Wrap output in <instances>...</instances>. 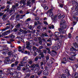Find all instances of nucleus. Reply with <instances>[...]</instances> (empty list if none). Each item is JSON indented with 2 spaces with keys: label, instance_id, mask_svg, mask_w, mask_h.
<instances>
[{
  "label": "nucleus",
  "instance_id": "58836bf2",
  "mask_svg": "<svg viewBox=\"0 0 78 78\" xmlns=\"http://www.w3.org/2000/svg\"><path fill=\"white\" fill-rule=\"evenodd\" d=\"M31 20V18H29L26 20L25 21V23H27L28 22H30Z\"/></svg>",
  "mask_w": 78,
  "mask_h": 78
},
{
  "label": "nucleus",
  "instance_id": "4be33fe9",
  "mask_svg": "<svg viewBox=\"0 0 78 78\" xmlns=\"http://www.w3.org/2000/svg\"><path fill=\"white\" fill-rule=\"evenodd\" d=\"M41 37H44V36H45V37H48V35L46 33H44L42 34H41Z\"/></svg>",
  "mask_w": 78,
  "mask_h": 78
},
{
  "label": "nucleus",
  "instance_id": "37998d69",
  "mask_svg": "<svg viewBox=\"0 0 78 78\" xmlns=\"http://www.w3.org/2000/svg\"><path fill=\"white\" fill-rule=\"evenodd\" d=\"M37 51L38 53L39 54H40L41 52H42V51L40 49H38L37 50Z\"/></svg>",
  "mask_w": 78,
  "mask_h": 78
},
{
  "label": "nucleus",
  "instance_id": "a878e982",
  "mask_svg": "<svg viewBox=\"0 0 78 78\" xmlns=\"http://www.w3.org/2000/svg\"><path fill=\"white\" fill-rule=\"evenodd\" d=\"M38 41H39V43L41 45H42V41L41 40V37H40L38 38Z\"/></svg>",
  "mask_w": 78,
  "mask_h": 78
},
{
  "label": "nucleus",
  "instance_id": "338daca9",
  "mask_svg": "<svg viewBox=\"0 0 78 78\" xmlns=\"http://www.w3.org/2000/svg\"><path fill=\"white\" fill-rule=\"evenodd\" d=\"M15 66L16 65H15V64L12 63V64L11 65V67L13 68V67H15Z\"/></svg>",
  "mask_w": 78,
  "mask_h": 78
},
{
  "label": "nucleus",
  "instance_id": "c9c22d12",
  "mask_svg": "<svg viewBox=\"0 0 78 78\" xmlns=\"http://www.w3.org/2000/svg\"><path fill=\"white\" fill-rule=\"evenodd\" d=\"M43 72V70H40V71H39L38 72L37 74L38 75H41L42 74V73Z\"/></svg>",
  "mask_w": 78,
  "mask_h": 78
},
{
  "label": "nucleus",
  "instance_id": "4d7b16f0",
  "mask_svg": "<svg viewBox=\"0 0 78 78\" xmlns=\"http://www.w3.org/2000/svg\"><path fill=\"white\" fill-rule=\"evenodd\" d=\"M15 10V9H12V7L11 9L10 10V11H9L10 13H11V12H12V11H14Z\"/></svg>",
  "mask_w": 78,
  "mask_h": 78
},
{
  "label": "nucleus",
  "instance_id": "f03ea898",
  "mask_svg": "<svg viewBox=\"0 0 78 78\" xmlns=\"http://www.w3.org/2000/svg\"><path fill=\"white\" fill-rule=\"evenodd\" d=\"M73 44L74 45L72 46V48L70 49V50L71 51H73L74 50L77 51L78 52V41L76 42H75Z\"/></svg>",
  "mask_w": 78,
  "mask_h": 78
},
{
  "label": "nucleus",
  "instance_id": "0e129e2a",
  "mask_svg": "<svg viewBox=\"0 0 78 78\" xmlns=\"http://www.w3.org/2000/svg\"><path fill=\"white\" fill-rule=\"evenodd\" d=\"M38 57L37 56L35 58L34 60L35 61H37V60H38Z\"/></svg>",
  "mask_w": 78,
  "mask_h": 78
},
{
  "label": "nucleus",
  "instance_id": "f704fd0d",
  "mask_svg": "<svg viewBox=\"0 0 78 78\" xmlns=\"http://www.w3.org/2000/svg\"><path fill=\"white\" fill-rule=\"evenodd\" d=\"M12 56L13 57H14L15 58L16 60H17L18 59V57H17V55H12Z\"/></svg>",
  "mask_w": 78,
  "mask_h": 78
},
{
  "label": "nucleus",
  "instance_id": "c03bdc74",
  "mask_svg": "<svg viewBox=\"0 0 78 78\" xmlns=\"http://www.w3.org/2000/svg\"><path fill=\"white\" fill-rule=\"evenodd\" d=\"M40 54L42 58H43L44 57V52H41Z\"/></svg>",
  "mask_w": 78,
  "mask_h": 78
},
{
  "label": "nucleus",
  "instance_id": "680f3d73",
  "mask_svg": "<svg viewBox=\"0 0 78 78\" xmlns=\"http://www.w3.org/2000/svg\"><path fill=\"white\" fill-rule=\"evenodd\" d=\"M45 8H44V10H47V9H48V7L46 5L45 6Z\"/></svg>",
  "mask_w": 78,
  "mask_h": 78
},
{
  "label": "nucleus",
  "instance_id": "39448f33",
  "mask_svg": "<svg viewBox=\"0 0 78 78\" xmlns=\"http://www.w3.org/2000/svg\"><path fill=\"white\" fill-rule=\"evenodd\" d=\"M14 27V26L12 24L11 25H10L6 27L5 28H4L2 29V31H5L6 30H8V29H9L10 30H12V28H13Z\"/></svg>",
  "mask_w": 78,
  "mask_h": 78
},
{
  "label": "nucleus",
  "instance_id": "052dcab7",
  "mask_svg": "<svg viewBox=\"0 0 78 78\" xmlns=\"http://www.w3.org/2000/svg\"><path fill=\"white\" fill-rule=\"evenodd\" d=\"M41 6H42V7H45V6H47V4H42L41 5Z\"/></svg>",
  "mask_w": 78,
  "mask_h": 78
},
{
  "label": "nucleus",
  "instance_id": "473e14b6",
  "mask_svg": "<svg viewBox=\"0 0 78 78\" xmlns=\"http://www.w3.org/2000/svg\"><path fill=\"white\" fill-rule=\"evenodd\" d=\"M14 19H15V15H13L11 16L10 20H14Z\"/></svg>",
  "mask_w": 78,
  "mask_h": 78
},
{
  "label": "nucleus",
  "instance_id": "9d476101",
  "mask_svg": "<svg viewBox=\"0 0 78 78\" xmlns=\"http://www.w3.org/2000/svg\"><path fill=\"white\" fill-rule=\"evenodd\" d=\"M26 44L27 45V46L25 48L28 49V50H30V43L29 42H28V41H27L26 42Z\"/></svg>",
  "mask_w": 78,
  "mask_h": 78
},
{
  "label": "nucleus",
  "instance_id": "603ef678",
  "mask_svg": "<svg viewBox=\"0 0 78 78\" xmlns=\"http://www.w3.org/2000/svg\"><path fill=\"white\" fill-rule=\"evenodd\" d=\"M7 54L9 56H11L12 55V53L11 51H9H9L7 52Z\"/></svg>",
  "mask_w": 78,
  "mask_h": 78
},
{
  "label": "nucleus",
  "instance_id": "cd10ccee",
  "mask_svg": "<svg viewBox=\"0 0 78 78\" xmlns=\"http://www.w3.org/2000/svg\"><path fill=\"white\" fill-rule=\"evenodd\" d=\"M9 36L10 39H13L15 38V36L13 35V34H10L9 35Z\"/></svg>",
  "mask_w": 78,
  "mask_h": 78
},
{
  "label": "nucleus",
  "instance_id": "7c9ffc66",
  "mask_svg": "<svg viewBox=\"0 0 78 78\" xmlns=\"http://www.w3.org/2000/svg\"><path fill=\"white\" fill-rule=\"evenodd\" d=\"M18 40H19L20 41H21L22 42H23L24 43H25V41H24L23 39H22V38L21 37H19L18 38Z\"/></svg>",
  "mask_w": 78,
  "mask_h": 78
},
{
  "label": "nucleus",
  "instance_id": "5fc2aeb1",
  "mask_svg": "<svg viewBox=\"0 0 78 78\" xmlns=\"http://www.w3.org/2000/svg\"><path fill=\"white\" fill-rule=\"evenodd\" d=\"M38 69L36 68L35 69H34V72L35 73H37L38 72Z\"/></svg>",
  "mask_w": 78,
  "mask_h": 78
},
{
  "label": "nucleus",
  "instance_id": "0eeeda50",
  "mask_svg": "<svg viewBox=\"0 0 78 78\" xmlns=\"http://www.w3.org/2000/svg\"><path fill=\"white\" fill-rule=\"evenodd\" d=\"M9 57H7L5 58V60L4 61V62L5 64H9Z\"/></svg>",
  "mask_w": 78,
  "mask_h": 78
},
{
  "label": "nucleus",
  "instance_id": "69168bd1",
  "mask_svg": "<svg viewBox=\"0 0 78 78\" xmlns=\"http://www.w3.org/2000/svg\"><path fill=\"white\" fill-rule=\"evenodd\" d=\"M25 14L24 15H21L20 16V19H22V18H23V17H25Z\"/></svg>",
  "mask_w": 78,
  "mask_h": 78
},
{
  "label": "nucleus",
  "instance_id": "de8ad7c7",
  "mask_svg": "<svg viewBox=\"0 0 78 78\" xmlns=\"http://www.w3.org/2000/svg\"><path fill=\"white\" fill-rule=\"evenodd\" d=\"M47 66L51 68V67H52V66H53L52 65V64H50L49 63H47Z\"/></svg>",
  "mask_w": 78,
  "mask_h": 78
},
{
  "label": "nucleus",
  "instance_id": "a19ab883",
  "mask_svg": "<svg viewBox=\"0 0 78 78\" xmlns=\"http://www.w3.org/2000/svg\"><path fill=\"white\" fill-rule=\"evenodd\" d=\"M30 51L31 53H35V51H34L33 49H30Z\"/></svg>",
  "mask_w": 78,
  "mask_h": 78
},
{
  "label": "nucleus",
  "instance_id": "bb28decb",
  "mask_svg": "<svg viewBox=\"0 0 78 78\" xmlns=\"http://www.w3.org/2000/svg\"><path fill=\"white\" fill-rule=\"evenodd\" d=\"M66 61H67V60L66 59V58L64 57L63 58V61L62 62V63L63 64H66Z\"/></svg>",
  "mask_w": 78,
  "mask_h": 78
},
{
  "label": "nucleus",
  "instance_id": "6e6d98bb",
  "mask_svg": "<svg viewBox=\"0 0 78 78\" xmlns=\"http://www.w3.org/2000/svg\"><path fill=\"white\" fill-rule=\"evenodd\" d=\"M20 17V15H16V16L15 17V18H16L15 19V20H17V19H18V18H19Z\"/></svg>",
  "mask_w": 78,
  "mask_h": 78
},
{
  "label": "nucleus",
  "instance_id": "7ed1b4c3",
  "mask_svg": "<svg viewBox=\"0 0 78 78\" xmlns=\"http://www.w3.org/2000/svg\"><path fill=\"white\" fill-rule=\"evenodd\" d=\"M23 47H22V49L20 50H18L19 51L21 52V53H23L24 54H28V55H30V51H24V49L25 48V45L24 44Z\"/></svg>",
  "mask_w": 78,
  "mask_h": 78
},
{
  "label": "nucleus",
  "instance_id": "20e7f679",
  "mask_svg": "<svg viewBox=\"0 0 78 78\" xmlns=\"http://www.w3.org/2000/svg\"><path fill=\"white\" fill-rule=\"evenodd\" d=\"M58 46H54L52 48V49L54 50L55 51H56L58 50V48H60V47H61V44L58 43L57 44Z\"/></svg>",
  "mask_w": 78,
  "mask_h": 78
},
{
  "label": "nucleus",
  "instance_id": "13d9d810",
  "mask_svg": "<svg viewBox=\"0 0 78 78\" xmlns=\"http://www.w3.org/2000/svg\"><path fill=\"white\" fill-rule=\"evenodd\" d=\"M20 67H21L20 66H17V70H20L21 69Z\"/></svg>",
  "mask_w": 78,
  "mask_h": 78
},
{
  "label": "nucleus",
  "instance_id": "8fccbe9b",
  "mask_svg": "<svg viewBox=\"0 0 78 78\" xmlns=\"http://www.w3.org/2000/svg\"><path fill=\"white\" fill-rule=\"evenodd\" d=\"M29 29H30V30H31L32 31L33 30V27H32L31 25L29 27Z\"/></svg>",
  "mask_w": 78,
  "mask_h": 78
},
{
  "label": "nucleus",
  "instance_id": "e433bc0d",
  "mask_svg": "<svg viewBox=\"0 0 78 78\" xmlns=\"http://www.w3.org/2000/svg\"><path fill=\"white\" fill-rule=\"evenodd\" d=\"M21 63L19 65V66H20V67H23V61H22L20 62Z\"/></svg>",
  "mask_w": 78,
  "mask_h": 78
},
{
  "label": "nucleus",
  "instance_id": "3c124183",
  "mask_svg": "<svg viewBox=\"0 0 78 78\" xmlns=\"http://www.w3.org/2000/svg\"><path fill=\"white\" fill-rule=\"evenodd\" d=\"M12 31H13V32L14 33H16V32L17 31V29L16 28H15L12 30Z\"/></svg>",
  "mask_w": 78,
  "mask_h": 78
},
{
  "label": "nucleus",
  "instance_id": "6ab92c4d",
  "mask_svg": "<svg viewBox=\"0 0 78 78\" xmlns=\"http://www.w3.org/2000/svg\"><path fill=\"white\" fill-rule=\"evenodd\" d=\"M43 74L44 75L47 76L48 75V71L47 70H44L43 71Z\"/></svg>",
  "mask_w": 78,
  "mask_h": 78
},
{
  "label": "nucleus",
  "instance_id": "a211bd4d",
  "mask_svg": "<svg viewBox=\"0 0 78 78\" xmlns=\"http://www.w3.org/2000/svg\"><path fill=\"white\" fill-rule=\"evenodd\" d=\"M75 59V57L73 56H71L69 57V61H74Z\"/></svg>",
  "mask_w": 78,
  "mask_h": 78
},
{
  "label": "nucleus",
  "instance_id": "ea45409f",
  "mask_svg": "<svg viewBox=\"0 0 78 78\" xmlns=\"http://www.w3.org/2000/svg\"><path fill=\"white\" fill-rule=\"evenodd\" d=\"M13 74V73H11V72L10 73H6V75H9V76H11V75L12 76Z\"/></svg>",
  "mask_w": 78,
  "mask_h": 78
},
{
  "label": "nucleus",
  "instance_id": "2f4dec72",
  "mask_svg": "<svg viewBox=\"0 0 78 78\" xmlns=\"http://www.w3.org/2000/svg\"><path fill=\"white\" fill-rule=\"evenodd\" d=\"M30 68H34V69H36V64H34L31 65L30 66Z\"/></svg>",
  "mask_w": 78,
  "mask_h": 78
},
{
  "label": "nucleus",
  "instance_id": "f3484780",
  "mask_svg": "<svg viewBox=\"0 0 78 78\" xmlns=\"http://www.w3.org/2000/svg\"><path fill=\"white\" fill-rule=\"evenodd\" d=\"M18 3H16L15 5H12V9H15V8H16V7H18Z\"/></svg>",
  "mask_w": 78,
  "mask_h": 78
},
{
  "label": "nucleus",
  "instance_id": "4c0bfd02",
  "mask_svg": "<svg viewBox=\"0 0 78 78\" xmlns=\"http://www.w3.org/2000/svg\"><path fill=\"white\" fill-rule=\"evenodd\" d=\"M59 31L60 32V33H62V34H64L66 32V31L65 30H61L60 31Z\"/></svg>",
  "mask_w": 78,
  "mask_h": 78
},
{
  "label": "nucleus",
  "instance_id": "c85d7f7f",
  "mask_svg": "<svg viewBox=\"0 0 78 78\" xmlns=\"http://www.w3.org/2000/svg\"><path fill=\"white\" fill-rule=\"evenodd\" d=\"M65 72L66 73H67V75H68V76H70V73H69V70L67 69H66L65 70Z\"/></svg>",
  "mask_w": 78,
  "mask_h": 78
},
{
  "label": "nucleus",
  "instance_id": "bf43d9fd",
  "mask_svg": "<svg viewBox=\"0 0 78 78\" xmlns=\"http://www.w3.org/2000/svg\"><path fill=\"white\" fill-rule=\"evenodd\" d=\"M68 37L69 38V39H70V38L72 37V35L71 34H70V33H69V34Z\"/></svg>",
  "mask_w": 78,
  "mask_h": 78
},
{
  "label": "nucleus",
  "instance_id": "b1692460",
  "mask_svg": "<svg viewBox=\"0 0 78 78\" xmlns=\"http://www.w3.org/2000/svg\"><path fill=\"white\" fill-rule=\"evenodd\" d=\"M66 77H68V76L66 74H62L61 75V78H66Z\"/></svg>",
  "mask_w": 78,
  "mask_h": 78
},
{
  "label": "nucleus",
  "instance_id": "1a4fd4ad",
  "mask_svg": "<svg viewBox=\"0 0 78 78\" xmlns=\"http://www.w3.org/2000/svg\"><path fill=\"white\" fill-rule=\"evenodd\" d=\"M57 16L59 19H63L66 16L65 15H63L61 16V14H58V15H57Z\"/></svg>",
  "mask_w": 78,
  "mask_h": 78
},
{
  "label": "nucleus",
  "instance_id": "774afa93",
  "mask_svg": "<svg viewBox=\"0 0 78 78\" xmlns=\"http://www.w3.org/2000/svg\"><path fill=\"white\" fill-rule=\"evenodd\" d=\"M43 52L44 54H46L47 53V50L46 49H43Z\"/></svg>",
  "mask_w": 78,
  "mask_h": 78
},
{
  "label": "nucleus",
  "instance_id": "a18cd8bd",
  "mask_svg": "<svg viewBox=\"0 0 78 78\" xmlns=\"http://www.w3.org/2000/svg\"><path fill=\"white\" fill-rule=\"evenodd\" d=\"M46 49L48 51V53H49V54H50V53H51V52L50 51V48H46Z\"/></svg>",
  "mask_w": 78,
  "mask_h": 78
},
{
  "label": "nucleus",
  "instance_id": "4468645a",
  "mask_svg": "<svg viewBox=\"0 0 78 78\" xmlns=\"http://www.w3.org/2000/svg\"><path fill=\"white\" fill-rule=\"evenodd\" d=\"M72 3L73 5H74L75 6H78V3L75 0L73 1H72Z\"/></svg>",
  "mask_w": 78,
  "mask_h": 78
},
{
  "label": "nucleus",
  "instance_id": "c756f323",
  "mask_svg": "<svg viewBox=\"0 0 78 78\" xmlns=\"http://www.w3.org/2000/svg\"><path fill=\"white\" fill-rule=\"evenodd\" d=\"M53 63V61L51 59H49V60H48V63L52 64Z\"/></svg>",
  "mask_w": 78,
  "mask_h": 78
},
{
  "label": "nucleus",
  "instance_id": "ddd939ff",
  "mask_svg": "<svg viewBox=\"0 0 78 78\" xmlns=\"http://www.w3.org/2000/svg\"><path fill=\"white\" fill-rule=\"evenodd\" d=\"M55 41H58V43H61V42H62V39H61V38H59L58 37H57L56 38H55Z\"/></svg>",
  "mask_w": 78,
  "mask_h": 78
},
{
  "label": "nucleus",
  "instance_id": "9b49d317",
  "mask_svg": "<svg viewBox=\"0 0 78 78\" xmlns=\"http://www.w3.org/2000/svg\"><path fill=\"white\" fill-rule=\"evenodd\" d=\"M15 28H17L18 29H19L20 28V30H19L20 31H21L22 32V30L20 28V24L18 23L17 25H16L15 26Z\"/></svg>",
  "mask_w": 78,
  "mask_h": 78
},
{
  "label": "nucleus",
  "instance_id": "09e8293b",
  "mask_svg": "<svg viewBox=\"0 0 78 78\" xmlns=\"http://www.w3.org/2000/svg\"><path fill=\"white\" fill-rule=\"evenodd\" d=\"M49 29H51V28L54 29V28H55V27L53 25H52L51 26L49 27Z\"/></svg>",
  "mask_w": 78,
  "mask_h": 78
},
{
  "label": "nucleus",
  "instance_id": "412c9836",
  "mask_svg": "<svg viewBox=\"0 0 78 78\" xmlns=\"http://www.w3.org/2000/svg\"><path fill=\"white\" fill-rule=\"evenodd\" d=\"M66 23V21L64 20H62L61 21L60 23V25H64V23Z\"/></svg>",
  "mask_w": 78,
  "mask_h": 78
},
{
  "label": "nucleus",
  "instance_id": "6e6552de",
  "mask_svg": "<svg viewBox=\"0 0 78 78\" xmlns=\"http://www.w3.org/2000/svg\"><path fill=\"white\" fill-rule=\"evenodd\" d=\"M62 25H60V28H58V30L59 31H61V30H64L66 28H67V26L66 25H62Z\"/></svg>",
  "mask_w": 78,
  "mask_h": 78
},
{
  "label": "nucleus",
  "instance_id": "dca6fc26",
  "mask_svg": "<svg viewBox=\"0 0 78 78\" xmlns=\"http://www.w3.org/2000/svg\"><path fill=\"white\" fill-rule=\"evenodd\" d=\"M49 59H50V55H48L47 56H46V62H44V64H46V62H47L49 60Z\"/></svg>",
  "mask_w": 78,
  "mask_h": 78
},
{
  "label": "nucleus",
  "instance_id": "393cba45",
  "mask_svg": "<svg viewBox=\"0 0 78 78\" xmlns=\"http://www.w3.org/2000/svg\"><path fill=\"white\" fill-rule=\"evenodd\" d=\"M69 55H70V56H76V54H75V52H70L69 53Z\"/></svg>",
  "mask_w": 78,
  "mask_h": 78
},
{
  "label": "nucleus",
  "instance_id": "79ce46f5",
  "mask_svg": "<svg viewBox=\"0 0 78 78\" xmlns=\"http://www.w3.org/2000/svg\"><path fill=\"white\" fill-rule=\"evenodd\" d=\"M5 18H6V15H4L2 16V19L4 21H5V20H6L5 19Z\"/></svg>",
  "mask_w": 78,
  "mask_h": 78
},
{
  "label": "nucleus",
  "instance_id": "f257e3e1",
  "mask_svg": "<svg viewBox=\"0 0 78 78\" xmlns=\"http://www.w3.org/2000/svg\"><path fill=\"white\" fill-rule=\"evenodd\" d=\"M52 10L53 9H49L46 12V14H49L50 16H51V18L52 19V20L55 23V22H56V18L57 17V15H53V12H52Z\"/></svg>",
  "mask_w": 78,
  "mask_h": 78
},
{
  "label": "nucleus",
  "instance_id": "aec40b11",
  "mask_svg": "<svg viewBox=\"0 0 78 78\" xmlns=\"http://www.w3.org/2000/svg\"><path fill=\"white\" fill-rule=\"evenodd\" d=\"M55 36H57V37H59L61 36V34L58 32H55Z\"/></svg>",
  "mask_w": 78,
  "mask_h": 78
},
{
  "label": "nucleus",
  "instance_id": "423d86ee",
  "mask_svg": "<svg viewBox=\"0 0 78 78\" xmlns=\"http://www.w3.org/2000/svg\"><path fill=\"white\" fill-rule=\"evenodd\" d=\"M21 75V73L19 72V71L16 70L15 71V72L13 73L12 76H14V78H16L18 76L19 74Z\"/></svg>",
  "mask_w": 78,
  "mask_h": 78
},
{
  "label": "nucleus",
  "instance_id": "49530a36",
  "mask_svg": "<svg viewBox=\"0 0 78 78\" xmlns=\"http://www.w3.org/2000/svg\"><path fill=\"white\" fill-rule=\"evenodd\" d=\"M64 9H66L67 12H69V9H68V8H67V6H65Z\"/></svg>",
  "mask_w": 78,
  "mask_h": 78
},
{
  "label": "nucleus",
  "instance_id": "2eb2a0df",
  "mask_svg": "<svg viewBox=\"0 0 78 78\" xmlns=\"http://www.w3.org/2000/svg\"><path fill=\"white\" fill-rule=\"evenodd\" d=\"M9 51V50L8 49H6L5 51H2V53L4 55H6L7 53H8V52Z\"/></svg>",
  "mask_w": 78,
  "mask_h": 78
},
{
  "label": "nucleus",
  "instance_id": "f8f14e48",
  "mask_svg": "<svg viewBox=\"0 0 78 78\" xmlns=\"http://www.w3.org/2000/svg\"><path fill=\"white\" fill-rule=\"evenodd\" d=\"M10 32H11V30H9L5 32L4 33L2 34V35L3 36H5V35H7V34H9V33H10Z\"/></svg>",
  "mask_w": 78,
  "mask_h": 78
},
{
  "label": "nucleus",
  "instance_id": "72a5a7b5",
  "mask_svg": "<svg viewBox=\"0 0 78 78\" xmlns=\"http://www.w3.org/2000/svg\"><path fill=\"white\" fill-rule=\"evenodd\" d=\"M52 55H53V56H55V55L57 53L56 51L54 50H52Z\"/></svg>",
  "mask_w": 78,
  "mask_h": 78
},
{
  "label": "nucleus",
  "instance_id": "e2e57ef3",
  "mask_svg": "<svg viewBox=\"0 0 78 78\" xmlns=\"http://www.w3.org/2000/svg\"><path fill=\"white\" fill-rule=\"evenodd\" d=\"M33 61L31 60L29 61V63L30 64V65H31L33 64Z\"/></svg>",
  "mask_w": 78,
  "mask_h": 78
},
{
  "label": "nucleus",
  "instance_id": "5701e85b",
  "mask_svg": "<svg viewBox=\"0 0 78 78\" xmlns=\"http://www.w3.org/2000/svg\"><path fill=\"white\" fill-rule=\"evenodd\" d=\"M26 2V1H25V0H21L20 1V3H21V4L23 3V5L25 6V5H26V2Z\"/></svg>",
  "mask_w": 78,
  "mask_h": 78
},
{
  "label": "nucleus",
  "instance_id": "864d4df0",
  "mask_svg": "<svg viewBox=\"0 0 78 78\" xmlns=\"http://www.w3.org/2000/svg\"><path fill=\"white\" fill-rule=\"evenodd\" d=\"M32 49H33L35 51L37 50V48L35 46H33L32 48Z\"/></svg>",
  "mask_w": 78,
  "mask_h": 78
}]
</instances>
